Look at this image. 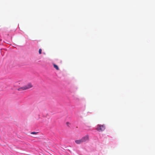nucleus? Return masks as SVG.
<instances>
[{
    "instance_id": "2",
    "label": "nucleus",
    "mask_w": 155,
    "mask_h": 155,
    "mask_svg": "<svg viewBox=\"0 0 155 155\" xmlns=\"http://www.w3.org/2000/svg\"><path fill=\"white\" fill-rule=\"evenodd\" d=\"M24 86L25 90H26L32 87L33 86L31 83H30L25 85Z\"/></svg>"
},
{
    "instance_id": "10",
    "label": "nucleus",
    "mask_w": 155,
    "mask_h": 155,
    "mask_svg": "<svg viewBox=\"0 0 155 155\" xmlns=\"http://www.w3.org/2000/svg\"><path fill=\"white\" fill-rule=\"evenodd\" d=\"M2 41V39H1L0 38V41Z\"/></svg>"
},
{
    "instance_id": "7",
    "label": "nucleus",
    "mask_w": 155,
    "mask_h": 155,
    "mask_svg": "<svg viewBox=\"0 0 155 155\" xmlns=\"http://www.w3.org/2000/svg\"><path fill=\"white\" fill-rule=\"evenodd\" d=\"M42 50L41 49H39V54H41Z\"/></svg>"
},
{
    "instance_id": "8",
    "label": "nucleus",
    "mask_w": 155,
    "mask_h": 155,
    "mask_svg": "<svg viewBox=\"0 0 155 155\" xmlns=\"http://www.w3.org/2000/svg\"><path fill=\"white\" fill-rule=\"evenodd\" d=\"M38 133V132H31V134H37Z\"/></svg>"
},
{
    "instance_id": "4",
    "label": "nucleus",
    "mask_w": 155,
    "mask_h": 155,
    "mask_svg": "<svg viewBox=\"0 0 155 155\" xmlns=\"http://www.w3.org/2000/svg\"><path fill=\"white\" fill-rule=\"evenodd\" d=\"M17 90L18 91H22L25 90H26L25 89V86H24L22 87L18 88L17 89Z\"/></svg>"
},
{
    "instance_id": "5",
    "label": "nucleus",
    "mask_w": 155,
    "mask_h": 155,
    "mask_svg": "<svg viewBox=\"0 0 155 155\" xmlns=\"http://www.w3.org/2000/svg\"><path fill=\"white\" fill-rule=\"evenodd\" d=\"M75 142L77 144H80L82 143V141L81 139L76 140L75 141Z\"/></svg>"
},
{
    "instance_id": "3",
    "label": "nucleus",
    "mask_w": 155,
    "mask_h": 155,
    "mask_svg": "<svg viewBox=\"0 0 155 155\" xmlns=\"http://www.w3.org/2000/svg\"><path fill=\"white\" fill-rule=\"evenodd\" d=\"M82 141V143L86 141H87L88 140L89 138L88 136H86L82 138L81 139Z\"/></svg>"
},
{
    "instance_id": "9",
    "label": "nucleus",
    "mask_w": 155,
    "mask_h": 155,
    "mask_svg": "<svg viewBox=\"0 0 155 155\" xmlns=\"http://www.w3.org/2000/svg\"><path fill=\"white\" fill-rule=\"evenodd\" d=\"M67 124V125H68V124H69V122H67V123H66Z\"/></svg>"
},
{
    "instance_id": "1",
    "label": "nucleus",
    "mask_w": 155,
    "mask_h": 155,
    "mask_svg": "<svg viewBox=\"0 0 155 155\" xmlns=\"http://www.w3.org/2000/svg\"><path fill=\"white\" fill-rule=\"evenodd\" d=\"M105 126L104 125L98 124L97 127L96 129L98 131H103L105 129Z\"/></svg>"
},
{
    "instance_id": "6",
    "label": "nucleus",
    "mask_w": 155,
    "mask_h": 155,
    "mask_svg": "<svg viewBox=\"0 0 155 155\" xmlns=\"http://www.w3.org/2000/svg\"><path fill=\"white\" fill-rule=\"evenodd\" d=\"M54 67L57 70H59V68L58 67V66L55 64H53Z\"/></svg>"
}]
</instances>
